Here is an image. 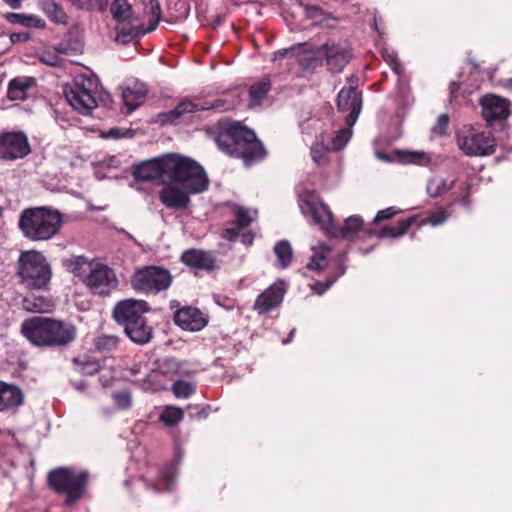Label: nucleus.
I'll list each match as a JSON object with an SVG mask.
<instances>
[{
    "label": "nucleus",
    "mask_w": 512,
    "mask_h": 512,
    "mask_svg": "<svg viewBox=\"0 0 512 512\" xmlns=\"http://www.w3.org/2000/svg\"><path fill=\"white\" fill-rule=\"evenodd\" d=\"M131 174L140 182L160 180L164 187L159 191V200L173 210L187 209L191 195L203 193L209 187V178L203 166L177 153H167L134 164Z\"/></svg>",
    "instance_id": "f257e3e1"
},
{
    "label": "nucleus",
    "mask_w": 512,
    "mask_h": 512,
    "mask_svg": "<svg viewBox=\"0 0 512 512\" xmlns=\"http://www.w3.org/2000/svg\"><path fill=\"white\" fill-rule=\"evenodd\" d=\"M215 142L224 153L239 158L250 167L267 157V150L256 133L239 122L219 121Z\"/></svg>",
    "instance_id": "f03ea898"
},
{
    "label": "nucleus",
    "mask_w": 512,
    "mask_h": 512,
    "mask_svg": "<svg viewBox=\"0 0 512 512\" xmlns=\"http://www.w3.org/2000/svg\"><path fill=\"white\" fill-rule=\"evenodd\" d=\"M22 335L40 348H61L71 344L77 336L72 323L43 316H34L21 324Z\"/></svg>",
    "instance_id": "7ed1b4c3"
},
{
    "label": "nucleus",
    "mask_w": 512,
    "mask_h": 512,
    "mask_svg": "<svg viewBox=\"0 0 512 512\" xmlns=\"http://www.w3.org/2000/svg\"><path fill=\"white\" fill-rule=\"evenodd\" d=\"M62 215L57 209L47 206L24 209L18 219L22 235L33 242L48 241L61 230Z\"/></svg>",
    "instance_id": "20e7f679"
},
{
    "label": "nucleus",
    "mask_w": 512,
    "mask_h": 512,
    "mask_svg": "<svg viewBox=\"0 0 512 512\" xmlns=\"http://www.w3.org/2000/svg\"><path fill=\"white\" fill-rule=\"evenodd\" d=\"M89 478L87 470L76 473L68 467H58L49 471L47 485L55 494L64 496L65 506L73 507L85 497Z\"/></svg>",
    "instance_id": "39448f33"
},
{
    "label": "nucleus",
    "mask_w": 512,
    "mask_h": 512,
    "mask_svg": "<svg viewBox=\"0 0 512 512\" xmlns=\"http://www.w3.org/2000/svg\"><path fill=\"white\" fill-rule=\"evenodd\" d=\"M16 275L28 290H45L51 281L52 270L45 256L36 250L21 252Z\"/></svg>",
    "instance_id": "423d86ee"
},
{
    "label": "nucleus",
    "mask_w": 512,
    "mask_h": 512,
    "mask_svg": "<svg viewBox=\"0 0 512 512\" xmlns=\"http://www.w3.org/2000/svg\"><path fill=\"white\" fill-rule=\"evenodd\" d=\"M173 282L171 272L162 266L147 265L135 270L130 285L137 293L149 296L167 291Z\"/></svg>",
    "instance_id": "0eeeda50"
},
{
    "label": "nucleus",
    "mask_w": 512,
    "mask_h": 512,
    "mask_svg": "<svg viewBox=\"0 0 512 512\" xmlns=\"http://www.w3.org/2000/svg\"><path fill=\"white\" fill-rule=\"evenodd\" d=\"M83 283L94 295L106 297L118 288L119 280L114 269L97 263L90 268Z\"/></svg>",
    "instance_id": "6e6552de"
},
{
    "label": "nucleus",
    "mask_w": 512,
    "mask_h": 512,
    "mask_svg": "<svg viewBox=\"0 0 512 512\" xmlns=\"http://www.w3.org/2000/svg\"><path fill=\"white\" fill-rule=\"evenodd\" d=\"M93 82L87 78L76 80L69 89H65V98L71 107L82 115H88L97 107L92 94Z\"/></svg>",
    "instance_id": "1a4fd4ad"
},
{
    "label": "nucleus",
    "mask_w": 512,
    "mask_h": 512,
    "mask_svg": "<svg viewBox=\"0 0 512 512\" xmlns=\"http://www.w3.org/2000/svg\"><path fill=\"white\" fill-rule=\"evenodd\" d=\"M458 145L467 156H487L496 149L495 139L489 131L471 130L458 138Z\"/></svg>",
    "instance_id": "9d476101"
},
{
    "label": "nucleus",
    "mask_w": 512,
    "mask_h": 512,
    "mask_svg": "<svg viewBox=\"0 0 512 512\" xmlns=\"http://www.w3.org/2000/svg\"><path fill=\"white\" fill-rule=\"evenodd\" d=\"M31 152L28 138L21 131L0 134V158L13 161L26 157Z\"/></svg>",
    "instance_id": "9b49d317"
},
{
    "label": "nucleus",
    "mask_w": 512,
    "mask_h": 512,
    "mask_svg": "<svg viewBox=\"0 0 512 512\" xmlns=\"http://www.w3.org/2000/svg\"><path fill=\"white\" fill-rule=\"evenodd\" d=\"M479 104L482 108V117L489 126L502 123L510 115V101L506 98L486 94L481 97Z\"/></svg>",
    "instance_id": "f8f14e48"
},
{
    "label": "nucleus",
    "mask_w": 512,
    "mask_h": 512,
    "mask_svg": "<svg viewBox=\"0 0 512 512\" xmlns=\"http://www.w3.org/2000/svg\"><path fill=\"white\" fill-rule=\"evenodd\" d=\"M150 310L151 307L147 301L128 298L115 304L112 316L117 324L125 328Z\"/></svg>",
    "instance_id": "ddd939ff"
},
{
    "label": "nucleus",
    "mask_w": 512,
    "mask_h": 512,
    "mask_svg": "<svg viewBox=\"0 0 512 512\" xmlns=\"http://www.w3.org/2000/svg\"><path fill=\"white\" fill-rule=\"evenodd\" d=\"M300 209L305 216H310L315 224L323 228H327L332 222V212L328 205L314 193H306L301 196Z\"/></svg>",
    "instance_id": "4468645a"
},
{
    "label": "nucleus",
    "mask_w": 512,
    "mask_h": 512,
    "mask_svg": "<svg viewBox=\"0 0 512 512\" xmlns=\"http://www.w3.org/2000/svg\"><path fill=\"white\" fill-rule=\"evenodd\" d=\"M337 107L341 112H349L345 121L347 126H353L362 109V93L356 87H343L338 93Z\"/></svg>",
    "instance_id": "2eb2a0df"
},
{
    "label": "nucleus",
    "mask_w": 512,
    "mask_h": 512,
    "mask_svg": "<svg viewBox=\"0 0 512 512\" xmlns=\"http://www.w3.org/2000/svg\"><path fill=\"white\" fill-rule=\"evenodd\" d=\"M173 320L182 330L197 332L208 324V316L199 308L183 306L174 312Z\"/></svg>",
    "instance_id": "dca6fc26"
},
{
    "label": "nucleus",
    "mask_w": 512,
    "mask_h": 512,
    "mask_svg": "<svg viewBox=\"0 0 512 512\" xmlns=\"http://www.w3.org/2000/svg\"><path fill=\"white\" fill-rule=\"evenodd\" d=\"M284 294L285 283L283 281L275 282L258 295L253 308L259 315L265 314L281 304Z\"/></svg>",
    "instance_id": "f3484780"
},
{
    "label": "nucleus",
    "mask_w": 512,
    "mask_h": 512,
    "mask_svg": "<svg viewBox=\"0 0 512 512\" xmlns=\"http://www.w3.org/2000/svg\"><path fill=\"white\" fill-rule=\"evenodd\" d=\"M326 64L333 73H339L348 64L351 54L347 46L340 43H326L322 46Z\"/></svg>",
    "instance_id": "a211bd4d"
},
{
    "label": "nucleus",
    "mask_w": 512,
    "mask_h": 512,
    "mask_svg": "<svg viewBox=\"0 0 512 512\" xmlns=\"http://www.w3.org/2000/svg\"><path fill=\"white\" fill-rule=\"evenodd\" d=\"M180 261L190 267L205 271H213L216 267V259L211 252L200 249H188L181 254Z\"/></svg>",
    "instance_id": "6ab92c4d"
},
{
    "label": "nucleus",
    "mask_w": 512,
    "mask_h": 512,
    "mask_svg": "<svg viewBox=\"0 0 512 512\" xmlns=\"http://www.w3.org/2000/svg\"><path fill=\"white\" fill-rule=\"evenodd\" d=\"M123 329L130 340L139 345L147 344L153 338V328L148 324L145 314Z\"/></svg>",
    "instance_id": "aec40b11"
},
{
    "label": "nucleus",
    "mask_w": 512,
    "mask_h": 512,
    "mask_svg": "<svg viewBox=\"0 0 512 512\" xmlns=\"http://www.w3.org/2000/svg\"><path fill=\"white\" fill-rule=\"evenodd\" d=\"M36 85L33 77H15L10 80L7 88V98L11 101L25 100L28 91Z\"/></svg>",
    "instance_id": "412c9836"
},
{
    "label": "nucleus",
    "mask_w": 512,
    "mask_h": 512,
    "mask_svg": "<svg viewBox=\"0 0 512 512\" xmlns=\"http://www.w3.org/2000/svg\"><path fill=\"white\" fill-rule=\"evenodd\" d=\"M22 307L31 313H50L55 307L52 297L30 294L23 298Z\"/></svg>",
    "instance_id": "4be33fe9"
},
{
    "label": "nucleus",
    "mask_w": 512,
    "mask_h": 512,
    "mask_svg": "<svg viewBox=\"0 0 512 512\" xmlns=\"http://www.w3.org/2000/svg\"><path fill=\"white\" fill-rule=\"evenodd\" d=\"M22 401L23 394L17 386L0 381V411L15 408Z\"/></svg>",
    "instance_id": "5701e85b"
},
{
    "label": "nucleus",
    "mask_w": 512,
    "mask_h": 512,
    "mask_svg": "<svg viewBox=\"0 0 512 512\" xmlns=\"http://www.w3.org/2000/svg\"><path fill=\"white\" fill-rule=\"evenodd\" d=\"M134 19L117 23L115 27L116 37L115 40L122 44L130 43L134 37L140 34L149 33L143 25H136Z\"/></svg>",
    "instance_id": "b1692460"
},
{
    "label": "nucleus",
    "mask_w": 512,
    "mask_h": 512,
    "mask_svg": "<svg viewBox=\"0 0 512 512\" xmlns=\"http://www.w3.org/2000/svg\"><path fill=\"white\" fill-rule=\"evenodd\" d=\"M305 17L311 20V24L325 28H334L337 24V19L331 14L325 12L322 8L316 5L304 6Z\"/></svg>",
    "instance_id": "393cba45"
},
{
    "label": "nucleus",
    "mask_w": 512,
    "mask_h": 512,
    "mask_svg": "<svg viewBox=\"0 0 512 512\" xmlns=\"http://www.w3.org/2000/svg\"><path fill=\"white\" fill-rule=\"evenodd\" d=\"M203 109L204 107H200L199 104L194 103L190 100H185L180 102L174 109L160 114V119L163 123L173 124L183 115L200 111Z\"/></svg>",
    "instance_id": "a878e982"
},
{
    "label": "nucleus",
    "mask_w": 512,
    "mask_h": 512,
    "mask_svg": "<svg viewBox=\"0 0 512 512\" xmlns=\"http://www.w3.org/2000/svg\"><path fill=\"white\" fill-rule=\"evenodd\" d=\"M4 19L10 24H17L27 28L43 29L46 27L45 20L35 14L7 12L4 14Z\"/></svg>",
    "instance_id": "bb28decb"
},
{
    "label": "nucleus",
    "mask_w": 512,
    "mask_h": 512,
    "mask_svg": "<svg viewBox=\"0 0 512 512\" xmlns=\"http://www.w3.org/2000/svg\"><path fill=\"white\" fill-rule=\"evenodd\" d=\"M418 215L400 220L396 226H385L377 232L379 238H398L408 232L412 225L417 223Z\"/></svg>",
    "instance_id": "cd10ccee"
},
{
    "label": "nucleus",
    "mask_w": 512,
    "mask_h": 512,
    "mask_svg": "<svg viewBox=\"0 0 512 512\" xmlns=\"http://www.w3.org/2000/svg\"><path fill=\"white\" fill-rule=\"evenodd\" d=\"M41 8L50 21L56 24H68V15L58 0H42Z\"/></svg>",
    "instance_id": "c85d7f7f"
},
{
    "label": "nucleus",
    "mask_w": 512,
    "mask_h": 512,
    "mask_svg": "<svg viewBox=\"0 0 512 512\" xmlns=\"http://www.w3.org/2000/svg\"><path fill=\"white\" fill-rule=\"evenodd\" d=\"M362 227L363 219L358 215H353L345 220L344 224L335 233V236L346 240H353Z\"/></svg>",
    "instance_id": "c756f323"
},
{
    "label": "nucleus",
    "mask_w": 512,
    "mask_h": 512,
    "mask_svg": "<svg viewBox=\"0 0 512 512\" xmlns=\"http://www.w3.org/2000/svg\"><path fill=\"white\" fill-rule=\"evenodd\" d=\"M270 90L271 82L268 78H264L251 85L249 89V106H259Z\"/></svg>",
    "instance_id": "7c9ffc66"
},
{
    "label": "nucleus",
    "mask_w": 512,
    "mask_h": 512,
    "mask_svg": "<svg viewBox=\"0 0 512 512\" xmlns=\"http://www.w3.org/2000/svg\"><path fill=\"white\" fill-rule=\"evenodd\" d=\"M455 180L448 182L441 177H433L427 183V193L432 198H437L450 191L455 186Z\"/></svg>",
    "instance_id": "2f4dec72"
},
{
    "label": "nucleus",
    "mask_w": 512,
    "mask_h": 512,
    "mask_svg": "<svg viewBox=\"0 0 512 512\" xmlns=\"http://www.w3.org/2000/svg\"><path fill=\"white\" fill-rule=\"evenodd\" d=\"M184 418V411L176 406L167 405L159 415V420L167 427L177 426Z\"/></svg>",
    "instance_id": "473e14b6"
},
{
    "label": "nucleus",
    "mask_w": 512,
    "mask_h": 512,
    "mask_svg": "<svg viewBox=\"0 0 512 512\" xmlns=\"http://www.w3.org/2000/svg\"><path fill=\"white\" fill-rule=\"evenodd\" d=\"M110 12L117 23L134 19L131 5L127 0H114L110 6Z\"/></svg>",
    "instance_id": "72a5a7b5"
},
{
    "label": "nucleus",
    "mask_w": 512,
    "mask_h": 512,
    "mask_svg": "<svg viewBox=\"0 0 512 512\" xmlns=\"http://www.w3.org/2000/svg\"><path fill=\"white\" fill-rule=\"evenodd\" d=\"M331 151V147L324 143V136L321 134L320 138H317L311 147V157L318 165L326 164L328 162V153Z\"/></svg>",
    "instance_id": "f704fd0d"
},
{
    "label": "nucleus",
    "mask_w": 512,
    "mask_h": 512,
    "mask_svg": "<svg viewBox=\"0 0 512 512\" xmlns=\"http://www.w3.org/2000/svg\"><path fill=\"white\" fill-rule=\"evenodd\" d=\"M345 267L342 264H338L336 271L329 275L324 281H315L311 285V289L318 295H322L326 290H328L336 280L344 275Z\"/></svg>",
    "instance_id": "c9c22d12"
},
{
    "label": "nucleus",
    "mask_w": 512,
    "mask_h": 512,
    "mask_svg": "<svg viewBox=\"0 0 512 512\" xmlns=\"http://www.w3.org/2000/svg\"><path fill=\"white\" fill-rule=\"evenodd\" d=\"M186 361L168 356L162 359L159 367L164 374H183Z\"/></svg>",
    "instance_id": "e433bc0d"
},
{
    "label": "nucleus",
    "mask_w": 512,
    "mask_h": 512,
    "mask_svg": "<svg viewBox=\"0 0 512 512\" xmlns=\"http://www.w3.org/2000/svg\"><path fill=\"white\" fill-rule=\"evenodd\" d=\"M146 13L149 16V25L146 28V31L152 32L154 31L160 20H161V6L158 0H150L149 4L145 8Z\"/></svg>",
    "instance_id": "4c0bfd02"
},
{
    "label": "nucleus",
    "mask_w": 512,
    "mask_h": 512,
    "mask_svg": "<svg viewBox=\"0 0 512 512\" xmlns=\"http://www.w3.org/2000/svg\"><path fill=\"white\" fill-rule=\"evenodd\" d=\"M274 252L280 261L281 267L287 268L291 263L293 254L289 242L286 240L279 241L274 247Z\"/></svg>",
    "instance_id": "58836bf2"
},
{
    "label": "nucleus",
    "mask_w": 512,
    "mask_h": 512,
    "mask_svg": "<svg viewBox=\"0 0 512 512\" xmlns=\"http://www.w3.org/2000/svg\"><path fill=\"white\" fill-rule=\"evenodd\" d=\"M172 392L176 398L186 399L195 394L196 386L185 380H177L172 385Z\"/></svg>",
    "instance_id": "ea45409f"
},
{
    "label": "nucleus",
    "mask_w": 512,
    "mask_h": 512,
    "mask_svg": "<svg viewBox=\"0 0 512 512\" xmlns=\"http://www.w3.org/2000/svg\"><path fill=\"white\" fill-rule=\"evenodd\" d=\"M234 215L235 219L233 225L237 228H247L254 221V217L251 215L250 211L243 206H237Z\"/></svg>",
    "instance_id": "a19ab883"
},
{
    "label": "nucleus",
    "mask_w": 512,
    "mask_h": 512,
    "mask_svg": "<svg viewBox=\"0 0 512 512\" xmlns=\"http://www.w3.org/2000/svg\"><path fill=\"white\" fill-rule=\"evenodd\" d=\"M351 127L352 126H348L346 128L340 129L334 135V137H332L331 144L329 145L332 151H339L346 146L347 142L349 141L352 135Z\"/></svg>",
    "instance_id": "79ce46f5"
},
{
    "label": "nucleus",
    "mask_w": 512,
    "mask_h": 512,
    "mask_svg": "<svg viewBox=\"0 0 512 512\" xmlns=\"http://www.w3.org/2000/svg\"><path fill=\"white\" fill-rule=\"evenodd\" d=\"M144 94L134 92L131 88H126L122 92V100L127 107V113L133 112L139 105V101L144 98Z\"/></svg>",
    "instance_id": "37998d69"
},
{
    "label": "nucleus",
    "mask_w": 512,
    "mask_h": 512,
    "mask_svg": "<svg viewBox=\"0 0 512 512\" xmlns=\"http://www.w3.org/2000/svg\"><path fill=\"white\" fill-rule=\"evenodd\" d=\"M73 363L75 365V369L85 375H94L101 371L100 364L97 361L89 359L80 361L79 358H74Z\"/></svg>",
    "instance_id": "c03bdc74"
},
{
    "label": "nucleus",
    "mask_w": 512,
    "mask_h": 512,
    "mask_svg": "<svg viewBox=\"0 0 512 512\" xmlns=\"http://www.w3.org/2000/svg\"><path fill=\"white\" fill-rule=\"evenodd\" d=\"M174 4L175 13L172 15L176 20L185 19L189 15L190 5L185 0H168V7Z\"/></svg>",
    "instance_id": "a18cd8bd"
},
{
    "label": "nucleus",
    "mask_w": 512,
    "mask_h": 512,
    "mask_svg": "<svg viewBox=\"0 0 512 512\" xmlns=\"http://www.w3.org/2000/svg\"><path fill=\"white\" fill-rule=\"evenodd\" d=\"M306 44H297L293 45L289 48L281 49L273 54V61L281 60L287 57H294L299 54L301 51H304V47Z\"/></svg>",
    "instance_id": "49530a36"
},
{
    "label": "nucleus",
    "mask_w": 512,
    "mask_h": 512,
    "mask_svg": "<svg viewBox=\"0 0 512 512\" xmlns=\"http://www.w3.org/2000/svg\"><path fill=\"white\" fill-rule=\"evenodd\" d=\"M382 58L395 74L400 75L402 73L401 63L399 62L398 57L394 52L383 50Z\"/></svg>",
    "instance_id": "de8ad7c7"
},
{
    "label": "nucleus",
    "mask_w": 512,
    "mask_h": 512,
    "mask_svg": "<svg viewBox=\"0 0 512 512\" xmlns=\"http://www.w3.org/2000/svg\"><path fill=\"white\" fill-rule=\"evenodd\" d=\"M328 266V259L324 256L323 253L314 254L307 264L308 269L315 271H321L323 269L328 268Z\"/></svg>",
    "instance_id": "09e8293b"
},
{
    "label": "nucleus",
    "mask_w": 512,
    "mask_h": 512,
    "mask_svg": "<svg viewBox=\"0 0 512 512\" xmlns=\"http://www.w3.org/2000/svg\"><path fill=\"white\" fill-rule=\"evenodd\" d=\"M449 126V116L446 113L440 114L435 125L432 128V133L436 136H444L447 134Z\"/></svg>",
    "instance_id": "8fccbe9b"
},
{
    "label": "nucleus",
    "mask_w": 512,
    "mask_h": 512,
    "mask_svg": "<svg viewBox=\"0 0 512 512\" xmlns=\"http://www.w3.org/2000/svg\"><path fill=\"white\" fill-rule=\"evenodd\" d=\"M113 399L120 409H128L131 406V394L128 390L115 392Z\"/></svg>",
    "instance_id": "3c124183"
},
{
    "label": "nucleus",
    "mask_w": 512,
    "mask_h": 512,
    "mask_svg": "<svg viewBox=\"0 0 512 512\" xmlns=\"http://www.w3.org/2000/svg\"><path fill=\"white\" fill-rule=\"evenodd\" d=\"M448 213L446 209L440 208L436 211H433L429 214L428 218L423 221V223H429L432 226L441 225L448 218Z\"/></svg>",
    "instance_id": "603ef678"
},
{
    "label": "nucleus",
    "mask_w": 512,
    "mask_h": 512,
    "mask_svg": "<svg viewBox=\"0 0 512 512\" xmlns=\"http://www.w3.org/2000/svg\"><path fill=\"white\" fill-rule=\"evenodd\" d=\"M399 212H400V210H398L394 206L380 210L376 214L373 222L377 224V223H380L381 221L389 220V219L393 218L394 216H396Z\"/></svg>",
    "instance_id": "864d4df0"
},
{
    "label": "nucleus",
    "mask_w": 512,
    "mask_h": 512,
    "mask_svg": "<svg viewBox=\"0 0 512 512\" xmlns=\"http://www.w3.org/2000/svg\"><path fill=\"white\" fill-rule=\"evenodd\" d=\"M87 265L89 266L90 268L92 267L91 264L86 260V258L84 257H76L72 262H71V269H72V272L76 275V276H81L82 275V272L83 271V267Z\"/></svg>",
    "instance_id": "5fc2aeb1"
},
{
    "label": "nucleus",
    "mask_w": 512,
    "mask_h": 512,
    "mask_svg": "<svg viewBox=\"0 0 512 512\" xmlns=\"http://www.w3.org/2000/svg\"><path fill=\"white\" fill-rule=\"evenodd\" d=\"M461 195L457 196L455 199H454V202L455 203H458V204H461L465 207H469L470 206V185L465 183L462 187H461Z\"/></svg>",
    "instance_id": "6e6d98bb"
},
{
    "label": "nucleus",
    "mask_w": 512,
    "mask_h": 512,
    "mask_svg": "<svg viewBox=\"0 0 512 512\" xmlns=\"http://www.w3.org/2000/svg\"><path fill=\"white\" fill-rule=\"evenodd\" d=\"M189 410H195V412H191V416L196 417L197 419H205L208 414V407H199L198 405H189L187 407Z\"/></svg>",
    "instance_id": "4d7b16f0"
},
{
    "label": "nucleus",
    "mask_w": 512,
    "mask_h": 512,
    "mask_svg": "<svg viewBox=\"0 0 512 512\" xmlns=\"http://www.w3.org/2000/svg\"><path fill=\"white\" fill-rule=\"evenodd\" d=\"M239 232H238V228L235 226V227H230V228H226L223 232H222V237L228 241H235L238 237H239Z\"/></svg>",
    "instance_id": "13d9d810"
},
{
    "label": "nucleus",
    "mask_w": 512,
    "mask_h": 512,
    "mask_svg": "<svg viewBox=\"0 0 512 512\" xmlns=\"http://www.w3.org/2000/svg\"><path fill=\"white\" fill-rule=\"evenodd\" d=\"M225 104H226V102L224 100L216 99L211 103V105L208 108L218 110V111H226L229 109V107H226Z\"/></svg>",
    "instance_id": "bf43d9fd"
},
{
    "label": "nucleus",
    "mask_w": 512,
    "mask_h": 512,
    "mask_svg": "<svg viewBox=\"0 0 512 512\" xmlns=\"http://www.w3.org/2000/svg\"><path fill=\"white\" fill-rule=\"evenodd\" d=\"M29 39V35L26 33H12L10 40L13 43L26 42Z\"/></svg>",
    "instance_id": "052dcab7"
},
{
    "label": "nucleus",
    "mask_w": 512,
    "mask_h": 512,
    "mask_svg": "<svg viewBox=\"0 0 512 512\" xmlns=\"http://www.w3.org/2000/svg\"><path fill=\"white\" fill-rule=\"evenodd\" d=\"M240 236H241V242L244 245L248 246V245H251L253 243L254 234L252 232H250V231L244 232Z\"/></svg>",
    "instance_id": "680f3d73"
},
{
    "label": "nucleus",
    "mask_w": 512,
    "mask_h": 512,
    "mask_svg": "<svg viewBox=\"0 0 512 512\" xmlns=\"http://www.w3.org/2000/svg\"><path fill=\"white\" fill-rule=\"evenodd\" d=\"M424 158V153H408L406 155V162L416 163L418 160Z\"/></svg>",
    "instance_id": "e2e57ef3"
},
{
    "label": "nucleus",
    "mask_w": 512,
    "mask_h": 512,
    "mask_svg": "<svg viewBox=\"0 0 512 512\" xmlns=\"http://www.w3.org/2000/svg\"><path fill=\"white\" fill-rule=\"evenodd\" d=\"M460 89V83L457 82V81H453L450 83L449 85V90H450V98L453 99L457 96V93Z\"/></svg>",
    "instance_id": "0e129e2a"
},
{
    "label": "nucleus",
    "mask_w": 512,
    "mask_h": 512,
    "mask_svg": "<svg viewBox=\"0 0 512 512\" xmlns=\"http://www.w3.org/2000/svg\"><path fill=\"white\" fill-rule=\"evenodd\" d=\"M4 2L12 9H19L22 6V0H4Z\"/></svg>",
    "instance_id": "69168bd1"
},
{
    "label": "nucleus",
    "mask_w": 512,
    "mask_h": 512,
    "mask_svg": "<svg viewBox=\"0 0 512 512\" xmlns=\"http://www.w3.org/2000/svg\"><path fill=\"white\" fill-rule=\"evenodd\" d=\"M308 60H309V62H308V64H307V65H308V66H310V67H315V66L317 65V63H318L317 59H316V58H313V57H310V58L304 57V58H302V59L300 60V63H301V64H304V62H306V61H308Z\"/></svg>",
    "instance_id": "338daca9"
},
{
    "label": "nucleus",
    "mask_w": 512,
    "mask_h": 512,
    "mask_svg": "<svg viewBox=\"0 0 512 512\" xmlns=\"http://www.w3.org/2000/svg\"><path fill=\"white\" fill-rule=\"evenodd\" d=\"M225 301H227V303L225 304H222L227 310H231L234 308L235 306V303L232 299H229V298H225Z\"/></svg>",
    "instance_id": "774afa93"
}]
</instances>
